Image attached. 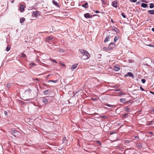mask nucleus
Listing matches in <instances>:
<instances>
[{
  "label": "nucleus",
  "instance_id": "50",
  "mask_svg": "<svg viewBox=\"0 0 154 154\" xmlns=\"http://www.w3.org/2000/svg\"><path fill=\"white\" fill-rule=\"evenodd\" d=\"M95 12L96 13H100V12L98 11H95Z\"/></svg>",
  "mask_w": 154,
  "mask_h": 154
},
{
  "label": "nucleus",
  "instance_id": "17",
  "mask_svg": "<svg viewBox=\"0 0 154 154\" xmlns=\"http://www.w3.org/2000/svg\"><path fill=\"white\" fill-rule=\"evenodd\" d=\"M52 2H53V3L54 5H55L57 7H59L58 5V4L57 2H56V1H55L54 0H52Z\"/></svg>",
  "mask_w": 154,
  "mask_h": 154
},
{
  "label": "nucleus",
  "instance_id": "14",
  "mask_svg": "<svg viewBox=\"0 0 154 154\" xmlns=\"http://www.w3.org/2000/svg\"><path fill=\"white\" fill-rule=\"evenodd\" d=\"M112 30L115 31L116 33H119V30L117 28L113 27L112 29Z\"/></svg>",
  "mask_w": 154,
  "mask_h": 154
},
{
  "label": "nucleus",
  "instance_id": "29",
  "mask_svg": "<svg viewBox=\"0 0 154 154\" xmlns=\"http://www.w3.org/2000/svg\"><path fill=\"white\" fill-rule=\"evenodd\" d=\"M105 105L109 107H113L114 106L113 105H110L109 104H106Z\"/></svg>",
  "mask_w": 154,
  "mask_h": 154
},
{
  "label": "nucleus",
  "instance_id": "61",
  "mask_svg": "<svg viewBox=\"0 0 154 154\" xmlns=\"http://www.w3.org/2000/svg\"><path fill=\"white\" fill-rule=\"evenodd\" d=\"M29 92L30 91H31V90L30 89H29Z\"/></svg>",
  "mask_w": 154,
  "mask_h": 154
},
{
  "label": "nucleus",
  "instance_id": "13",
  "mask_svg": "<svg viewBox=\"0 0 154 154\" xmlns=\"http://www.w3.org/2000/svg\"><path fill=\"white\" fill-rule=\"evenodd\" d=\"M82 7H84L85 9H87L89 7L88 3L86 2L85 4L82 5Z\"/></svg>",
  "mask_w": 154,
  "mask_h": 154
},
{
  "label": "nucleus",
  "instance_id": "22",
  "mask_svg": "<svg viewBox=\"0 0 154 154\" xmlns=\"http://www.w3.org/2000/svg\"><path fill=\"white\" fill-rule=\"evenodd\" d=\"M128 114L127 113H125L123 114L122 116V117L123 118H128Z\"/></svg>",
  "mask_w": 154,
  "mask_h": 154
},
{
  "label": "nucleus",
  "instance_id": "1",
  "mask_svg": "<svg viewBox=\"0 0 154 154\" xmlns=\"http://www.w3.org/2000/svg\"><path fill=\"white\" fill-rule=\"evenodd\" d=\"M79 51L82 55V59L86 60L89 58L90 54L87 51L82 49H79Z\"/></svg>",
  "mask_w": 154,
  "mask_h": 154
},
{
  "label": "nucleus",
  "instance_id": "33",
  "mask_svg": "<svg viewBox=\"0 0 154 154\" xmlns=\"http://www.w3.org/2000/svg\"><path fill=\"white\" fill-rule=\"evenodd\" d=\"M53 82L54 83H56V82H57V80H50L48 81V82Z\"/></svg>",
  "mask_w": 154,
  "mask_h": 154
},
{
  "label": "nucleus",
  "instance_id": "51",
  "mask_svg": "<svg viewBox=\"0 0 154 154\" xmlns=\"http://www.w3.org/2000/svg\"><path fill=\"white\" fill-rule=\"evenodd\" d=\"M14 2V0H12V1H11V3H13Z\"/></svg>",
  "mask_w": 154,
  "mask_h": 154
},
{
  "label": "nucleus",
  "instance_id": "58",
  "mask_svg": "<svg viewBox=\"0 0 154 154\" xmlns=\"http://www.w3.org/2000/svg\"><path fill=\"white\" fill-rule=\"evenodd\" d=\"M37 62H38V63H39V62L41 63V62H40V60H38Z\"/></svg>",
  "mask_w": 154,
  "mask_h": 154
},
{
  "label": "nucleus",
  "instance_id": "46",
  "mask_svg": "<svg viewBox=\"0 0 154 154\" xmlns=\"http://www.w3.org/2000/svg\"><path fill=\"white\" fill-rule=\"evenodd\" d=\"M137 0H131V1L133 2H137Z\"/></svg>",
  "mask_w": 154,
  "mask_h": 154
},
{
  "label": "nucleus",
  "instance_id": "49",
  "mask_svg": "<svg viewBox=\"0 0 154 154\" xmlns=\"http://www.w3.org/2000/svg\"><path fill=\"white\" fill-rule=\"evenodd\" d=\"M149 133L151 134H153V132H149Z\"/></svg>",
  "mask_w": 154,
  "mask_h": 154
},
{
  "label": "nucleus",
  "instance_id": "26",
  "mask_svg": "<svg viewBox=\"0 0 154 154\" xmlns=\"http://www.w3.org/2000/svg\"><path fill=\"white\" fill-rule=\"evenodd\" d=\"M36 65L33 62H32L29 64V65L30 66H31V67H30V66L29 68H31L32 67V66H35Z\"/></svg>",
  "mask_w": 154,
  "mask_h": 154
},
{
  "label": "nucleus",
  "instance_id": "6",
  "mask_svg": "<svg viewBox=\"0 0 154 154\" xmlns=\"http://www.w3.org/2000/svg\"><path fill=\"white\" fill-rule=\"evenodd\" d=\"M116 46V45L112 43H110L109 45V47L111 49V50H112L113 48H114Z\"/></svg>",
  "mask_w": 154,
  "mask_h": 154
},
{
  "label": "nucleus",
  "instance_id": "40",
  "mask_svg": "<svg viewBox=\"0 0 154 154\" xmlns=\"http://www.w3.org/2000/svg\"><path fill=\"white\" fill-rule=\"evenodd\" d=\"M101 117L103 119H106L107 118V117L105 116H101Z\"/></svg>",
  "mask_w": 154,
  "mask_h": 154
},
{
  "label": "nucleus",
  "instance_id": "10",
  "mask_svg": "<svg viewBox=\"0 0 154 154\" xmlns=\"http://www.w3.org/2000/svg\"><path fill=\"white\" fill-rule=\"evenodd\" d=\"M78 64H74L73 65H72L71 67V70L73 71L74 70V69H75L77 66Z\"/></svg>",
  "mask_w": 154,
  "mask_h": 154
},
{
  "label": "nucleus",
  "instance_id": "15",
  "mask_svg": "<svg viewBox=\"0 0 154 154\" xmlns=\"http://www.w3.org/2000/svg\"><path fill=\"white\" fill-rule=\"evenodd\" d=\"M43 102L45 104H47L48 103V100L45 97L43 98L42 100Z\"/></svg>",
  "mask_w": 154,
  "mask_h": 154
},
{
  "label": "nucleus",
  "instance_id": "9",
  "mask_svg": "<svg viewBox=\"0 0 154 154\" xmlns=\"http://www.w3.org/2000/svg\"><path fill=\"white\" fill-rule=\"evenodd\" d=\"M111 36L110 35H108L104 40V42L106 43L108 42V40L110 38Z\"/></svg>",
  "mask_w": 154,
  "mask_h": 154
},
{
  "label": "nucleus",
  "instance_id": "36",
  "mask_svg": "<svg viewBox=\"0 0 154 154\" xmlns=\"http://www.w3.org/2000/svg\"><path fill=\"white\" fill-rule=\"evenodd\" d=\"M10 86H11V84L8 83V84H7L6 87L7 88H9L10 87Z\"/></svg>",
  "mask_w": 154,
  "mask_h": 154
},
{
  "label": "nucleus",
  "instance_id": "35",
  "mask_svg": "<svg viewBox=\"0 0 154 154\" xmlns=\"http://www.w3.org/2000/svg\"><path fill=\"white\" fill-rule=\"evenodd\" d=\"M134 138L135 139H134V140H135V139L139 140V138L138 136L137 135L134 136Z\"/></svg>",
  "mask_w": 154,
  "mask_h": 154
},
{
  "label": "nucleus",
  "instance_id": "30",
  "mask_svg": "<svg viewBox=\"0 0 154 154\" xmlns=\"http://www.w3.org/2000/svg\"><path fill=\"white\" fill-rule=\"evenodd\" d=\"M10 49V47H9L8 46L6 48V51H8Z\"/></svg>",
  "mask_w": 154,
  "mask_h": 154
},
{
  "label": "nucleus",
  "instance_id": "52",
  "mask_svg": "<svg viewBox=\"0 0 154 154\" xmlns=\"http://www.w3.org/2000/svg\"><path fill=\"white\" fill-rule=\"evenodd\" d=\"M111 22H112V23H114V22L113 21V20L112 19L111 20Z\"/></svg>",
  "mask_w": 154,
  "mask_h": 154
},
{
  "label": "nucleus",
  "instance_id": "59",
  "mask_svg": "<svg viewBox=\"0 0 154 154\" xmlns=\"http://www.w3.org/2000/svg\"><path fill=\"white\" fill-rule=\"evenodd\" d=\"M94 15V16H97V15H96V14H94V15Z\"/></svg>",
  "mask_w": 154,
  "mask_h": 154
},
{
  "label": "nucleus",
  "instance_id": "7",
  "mask_svg": "<svg viewBox=\"0 0 154 154\" xmlns=\"http://www.w3.org/2000/svg\"><path fill=\"white\" fill-rule=\"evenodd\" d=\"M118 2L117 1H113L112 4V5L115 8H116L117 6Z\"/></svg>",
  "mask_w": 154,
  "mask_h": 154
},
{
  "label": "nucleus",
  "instance_id": "56",
  "mask_svg": "<svg viewBox=\"0 0 154 154\" xmlns=\"http://www.w3.org/2000/svg\"><path fill=\"white\" fill-rule=\"evenodd\" d=\"M152 112H154V109H152Z\"/></svg>",
  "mask_w": 154,
  "mask_h": 154
},
{
  "label": "nucleus",
  "instance_id": "2",
  "mask_svg": "<svg viewBox=\"0 0 154 154\" xmlns=\"http://www.w3.org/2000/svg\"><path fill=\"white\" fill-rule=\"evenodd\" d=\"M120 69V68L119 65H115L114 66L113 70H114L115 71H118Z\"/></svg>",
  "mask_w": 154,
  "mask_h": 154
},
{
  "label": "nucleus",
  "instance_id": "16",
  "mask_svg": "<svg viewBox=\"0 0 154 154\" xmlns=\"http://www.w3.org/2000/svg\"><path fill=\"white\" fill-rule=\"evenodd\" d=\"M25 20V19L24 17H21L20 19V22L22 24Z\"/></svg>",
  "mask_w": 154,
  "mask_h": 154
},
{
  "label": "nucleus",
  "instance_id": "43",
  "mask_svg": "<svg viewBox=\"0 0 154 154\" xmlns=\"http://www.w3.org/2000/svg\"><path fill=\"white\" fill-rule=\"evenodd\" d=\"M33 80L34 81V80H36V81H39V79L38 78H35V79H34Z\"/></svg>",
  "mask_w": 154,
  "mask_h": 154
},
{
  "label": "nucleus",
  "instance_id": "25",
  "mask_svg": "<svg viewBox=\"0 0 154 154\" xmlns=\"http://www.w3.org/2000/svg\"><path fill=\"white\" fill-rule=\"evenodd\" d=\"M125 98H122L120 100V102L123 103H125Z\"/></svg>",
  "mask_w": 154,
  "mask_h": 154
},
{
  "label": "nucleus",
  "instance_id": "28",
  "mask_svg": "<svg viewBox=\"0 0 154 154\" xmlns=\"http://www.w3.org/2000/svg\"><path fill=\"white\" fill-rule=\"evenodd\" d=\"M137 146L139 148H142V143H138V144L137 145Z\"/></svg>",
  "mask_w": 154,
  "mask_h": 154
},
{
  "label": "nucleus",
  "instance_id": "62",
  "mask_svg": "<svg viewBox=\"0 0 154 154\" xmlns=\"http://www.w3.org/2000/svg\"><path fill=\"white\" fill-rule=\"evenodd\" d=\"M93 100H96V99H95V98H94V99H93Z\"/></svg>",
  "mask_w": 154,
  "mask_h": 154
},
{
  "label": "nucleus",
  "instance_id": "47",
  "mask_svg": "<svg viewBox=\"0 0 154 154\" xmlns=\"http://www.w3.org/2000/svg\"><path fill=\"white\" fill-rule=\"evenodd\" d=\"M66 140V137H64L63 138V143L64 142V141H65Z\"/></svg>",
  "mask_w": 154,
  "mask_h": 154
},
{
  "label": "nucleus",
  "instance_id": "23",
  "mask_svg": "<svg viewBox=\"0 0 154 154\" xmlns=\"http://www.w3.org/2000/svg\"><path fill=\"white\" fill-rule=\"evenodd\" d=\"M119 39V37L118 36H116L114 38V42H116V41Z\"/></svg>",
  "mask_w": 154,
  "mask_h": 154
},
{
  "label": "nucleus",
  "instance_id": "37",
  "mask_svg": "<svg viewBox=\"0 0 154 154\" xmlns=\"http://www.w3.org/2000/svg\"><path fill=\"white\" fill-rule=\"evenodd\" d=\"M4 114H5V115L6 116H8V112L7 111H4Z\"/></svg>",
  "mask_w": 154,
  "mask_h": 154
},
{
  "label": "nucleus",
  "instance_id": "27",
  "mask_svg": "<svg viewBox=\"0 0 154 154\" xmlns=\"http://www.w3.org/2000/svg\"><path fill=\"white\" fill-rule=\"evenodd\" d=\"M154 7V4L153 3H150V6L149 8H152Z\"/></svg>",
  "mask_w": 154,
  "mask_h": 154
},
{
  "label": "nucleus",
  "instance_id": "12",
  "mask_svg": "<svg viewBox=\"0 0 154 154\" xmlns=\"http://www.w3.org/2000/svg\"><path fill=\"white\" fill-rule=\"evenodd\" d=\"M133 76H134V75H133V74L131 72H128L127 74L125 75V77H127V76L133 77Z\"/></svg>",
  "mask_w": 154,
  "mask_h": 154
},
{
  "label": "nucleus",
  "instance_id": "39",
  "mask_svg": "<svg viewBox=\"0 0 154 154\" xmlns=\"http://www.w3.org/2000/svg\"><path fill=\"white\" fill-rule=\"evenodd\" d=\"M21 56L23 57H25L26 56V55L25 54L22 53L21 54Z\"/></svg>",
  "mask_w": 154,
  "mask_h": 154
},
{
  "label": "nucleus",
  "instance_id": "19",
  "mask_svg": "<svg viewBox=\"0 0 154 154\" xmlns=\"http://www.w3.org/2000/svg\"><path fill=\"white\" fill-rule=\"evenodd\" d=\"M141 6L143 8H146L147 7V5L144 3H142L141 5Z\"/></svg>",
  "mask_w": 154,
  "mask_h": 154
},
{
  "label": "nucleus",
  "instance_id": "5",
  "mask_svg": "<svg viewBox=\"0 0 154 154\" xmlns=\"http://www.w3.org/2000/svg\"><path fill=\"white\" fill-rule=\"evenodd\" d=\"M11 133L13 135L16 137L18 134V132L16 130H12L11 131Z\"/></svg>",
  "mask_w": 154,
  "mask_h": 154
},
{
  "label": "nucleus",
  "instance_id": "24",
  "mask_svg": "<svg viewBox=\"0 0 154 154\" xmlns=\"http://www.w3.org/2000/svg\"><path fill=\"white\" fill-rule=\"evenodd\" d=\"M103 49L104 50H106V51H110L111 50V49H110V48H109V47H108V48H106V47H104L103 48Z\"/></svg>",
  "mask_w": 154,
  "mask_h": 154
},
{
  "label": "nucleus",
  "instance_id": "42",
  "mask_svg": "<svg viewBox=\"0 0 154 154\" xmlns=\"http://www.w3.org/2000/svg\"><path fill=\"white\" fill-rule=\"evenodd\" d=\"M140 90H142V91H144V89L142 87H141L140 86Z\"/></svg>",
  "mask_w": 154,
  "mask_h": 154
},
{
  "label": "nucleus",
  "instance_id": "18",
  "mask_svg": "<svg viewBox=\"0 0 154 154\" xmlns=\"http://www.w3.org/2000/svg\"><path fill=\"white\" fill-rule=\"evenodd\" d=\"M148 12L150 14L152 15L154 14V10H148Z\"/></svg>",
  "mask_w": 154,
  "mask_h": 154
},
{
  "label": "nucleus",
  "instance_id": "34",
  "mask_svg": "<svg viewBox=\"0 0 154 154\" xmlns=\"http://www.w3.org/2000/svg\"><path fill=\"white\" fill-rule=\"evenodd\" d=\"M50 60L52 62H53V63H57V62L55 60H53L52 59H51Z\"/></svg>",
  "mask_w": 154,
  "mask_h": 154
},
{
  "label": "nucleus",
  "instance_id": "20",
  "mask_svg": "<svg viewBox=\"0 0 154 154\" xmlns=\"http://www.w3.org/2000/svg\"><path fill=\"white\" fill-rule=\"evenodd\" d=\"M43 93L45 95H47L49 94V92L48 90H46L44 91Z\"/></svg>",
  "mask_w": 154,
  "mask_h": 154
},
{
  "label": "nucleus",
  "instance_id": "32",
  "mask_svg": "<svg viewBox=\"0 0 154 154\" xmlns=\"http://www.w3.org/2000/svg\"><path fill=\"white\" fill-rule=\"evenodd\" d=\"M141 82L143 83H145L146 82V80L144 79H142L141 80Z\"/></svg>",
  "mask_w": 154,
  "mask_h": 154
},
{
  "label": "nucleus",
  "instance_id": "54",
  "mask_svg": "<svg viewBox=\"0 0 154 154\" xmlns=\"http://www.w3.org/2000/svg\"><path fill=\"white\" fill-rule=\"evenodd\" d=\"M128 102H129V103H131L132 102V101L131 100H130L128 101Z\"/></svg>",
  "mask_w": 154,
  "mask_h": 154
},
{
  "label": "nucleus",
  "instance_id": "48",
  "mask_svg": "<svg viewBox=\"0 0 154 154\" xmlns=\"http://www.w3.org/2000/svg\"><path fill=\"white\" fill-rule=\"evenodd\" d=\"M120 91V89H116L115 90V91Z\"/></svg>",
  "mask_w": 154,
  "mask_h": 154
},
{
  "label": "nucleus",
  "instance_id": "8",
  "mask_svg": "<svg viewBox=\"0 0 154 154\" xmlns=\"http://www.w3.org/2000/svg\"><path fill=\"white\" fill-rule=\"evenodd\" d=\"M24 6L22 4H20V11L21 12H22L24 11Z\"/></svg>",
  "mask_w": 154,
  "mask_h": 154
},
{
  "label": "nucleus",
  "instance_id": "55",
  "mask_svg": "<svg viewBox=\"0 0 154 154\" xmlns=\"http://www.w3.org/2000/svg\"><path fill=\"white\" fill-rule=\"evenodd\" d=\"M152 30L154 32V28H152Z\"/></svg>",
  "mask_w": 154,
  "mask_h": 154
},
{
  "label": "nucleus",
  "instance_id": "31",
  "mask_svg": "<svg viewBox=\"0 0 154 154\" xmlns=\"http://www.w3.org/2000/svg\"><path fill=\"white\" fill-rule=\"evenodd\" d=\"M121 15L124 18H125L126 17V16L125 15L124 13H121Z\"/></svg>",
  "mask_w": 154,
  "mask_h": 154
},
{
  "label": "nucleus",
  "instance_id": "11",
  "mask_svg": "<svg viewBox=\"0 0 154 154\" xmlns=\"http://www.w3.org/2000/svg\"><path fill=\"white\" fill-rule=\"evenodd\" d=\"M53 37L50 36H48L47 37L46 39H45V41H49L52 40L53 39Z\"/></svg>",
  "mask_w": 154,
  "mask_h": 154
},
{
  "label": "nucleus",
  "instance_id": "3",
  "mask_svg": "<svg viewBox=\"0 0 154 154\" xmlns=\"http://www.w3.org/2000/svg\"><path fill=\"white\" fill-rule=\"evenodd\" d=\"M32 15L33 17H38L39 15V12L38 11H35L32 13Z\"/></svg>",
  "mask_w": 154,
  "mask_h": 154
},
{
  "label": "nucleus",
  "instance_id": "45",
  "mask_svg": "<svg viewBox=\"0 0 154 154\" xmlns=\"http://www.w3.org/2000/svg\"><path fill=\"white\" fill-rule=\"evenodd\" d=\"M148 46L149 47H153L154 48V45H152L150 44V45H148Z\"/></svg>",
  "mask_w": 154,
  "mask_h": 154
},
{
  "label": "nucleus",
  "instance_id": "44",
  "mask_svg": "<svg viewBox=\"0 0 154 154\" xmlns=\"http://www.w3.org/2000/svg\"><path fill=\"white\" fill-rule=\"evenodd\" d=\"M119 93V94L120 95H124V94L123 93H122V92H120Z\"/></svg>",
  "mask_w": 154,
  "mask_h": 154
},
{
  "label": "nucleus",
  "instance_id": "57",
  "mask_svg": "<svg viewBox=\"0 0 154 154\" xmlns=\"http://www.w3.org/2000/svg\"><path fill=\"white\" fill-rule=\"evenodd\" d=\"M140 3V2H139V1H138V2H137V4H138V3Z\"/></svg>",
  "mask_w": 154,
  "mask_h": 154
},
{
  "label": "nucleus",
  "instance_id": "53",
  "mask_svg": "<svg viewBox=\"0 0 154 154\" xmlns=\"http://www.w3.org/2000/svg\"><path fill=\"white\" fill-rule=\"evenodd\" d=\"M150 93H151V94H153V95H154V92H152V91H150Z\"/></svg>",
  "mask_w": 154,
  "mask_h": 154
},
{
  "label": "nucleus",
  "instance_id": "4",
  "mask_svg": "<svg viewBox=\"0 0 154 154\" xmlns=\"http://www.w3.org/2000/svg\"><path fill=\"white\" fill-rule=\"evenodd\" d=\"M84 16L86 18H91L94 15H91L88 13L85 14H84Z\"/></svg>",
  "mask_w": 154,
  "mask_h": 154
},
{
  "label": "nucleus",
  "instance_id": "60",
  "mask_svg": "<svg viewBox=\"0 0 154 154\" xmlns=\"http://www.w3.org/2000/svg\"><path fill=\"white\" fill-rule=\"evenodd\" d=\"M29 92L30 91H31V90L30 89H29Z\"/></svg>",
  "mask_w": 154,
  "mask_h": 154
},
{
  "label": "nucleus",
  "instance_id": "41",
  "mask_svg": "<svg viewBox=\"0 0 154 154\" xmlns=\"http://www.w3.org/2000/svg\"><path fill=\"white\" fill-rule=\"evenodd\" d=\"M116 133V131H112L110 133V135H112V134H114Z\"/></svg>",
  "mask_w": 154,
  "mask_h": 154
},
{
  "label": "nucleus",
  "instance_id": "38",
  "mask_svg": "<svg viewBox=\"0 0 154 154\" xmlns=\"http://www.w3.org/2000/svg\"><path fill=\"white\" fill-rule=\"evenodd\" d=\"M125 142L126 143H129L131 142V141L128 140H126Z\"/></svg>",
  "mask_w": 154,
  "mask_h": 154
},
{
  "label": "nucleus",
  "instance_id": "21",
  "mask_svg": "<svg viewBox=\"0 0 154 154\" xmlns=\"http://www.w3.org/2000/svg\"><path fill=\"white\" fill-rule=\"evenodd\" d=\"M124 109L127 112H129L130 109V108L127 106L125 107L124 108Z\"/></svg>",
  "mask_w": 154,
  "mask_h": 154
}]
</instances>
